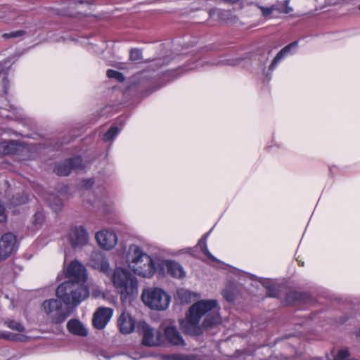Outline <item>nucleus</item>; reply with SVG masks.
<instances>
[{
	"label": "nucleus",
	"mask_w": 360,
	"mask_h": 360,
	"mask_svg": "<svg viewBox=\"0 0 360 360\" xmlns=\"http://www.w3.org/2000/svg\"><path fill=\"white\" fill-rule=\"evenodd\" d=\"M193 249L194 248H185V249L181 250V253L193 254Z\"/></svg>",
	"instance_id": "obj_43"
},
{
	"label": "nucleus",
	"mask_w": 360,
	"mask_h": 360,
	"mask_svg": "<svg viewBox=\"0 0 360 360\" xmlns=\"http://www.w3.org/2000/svg\"><path fill=\"white\" fill-rule=\"evenodd\" d=\"M2 70H3V68H2L1 64H0V73L1 72Z\"/></svg>",
	"instance_id": "obj_48"
},
{
	"label": "nucleus",
	"mask_w": 360,
	"mask_h": 360,
	"mask_svg": "<svg viewBox=\"0 0 360 360\" xmlns=\"http://www.w3.org/2000/svg\"><path fill=\"white\" fill-rule=\"evenodd\" d=\"M0 338H5V339H9V340H20V341H24L25 340V338L24 336H15L11 334H6V333H1Z\"/></svg>",
	"instance_id": "obj_34"
},
{
	"label": "nucleus",
	"mask_w": 360,
	"mask_h": 360,
	"mask_svg": "<svg viewBox=\"0 0 360 360\" xmlns=\"http://www.w3.org/2000/svg\"><path fill=\"white\" fill-rule=\"evenodd\" d=\"M76 5H77L76 2H72L70 4V6L72 8L75 7V6H76Z\"/></svg>",
	"instance_id": "obj_46"
},
{
	"label": "nucleus",
	"mask_w": 360,
	"mask_h": 360,
	"mask_svg": "<svg viewBox=\"0 0 360 360\" xmlns=\"http://www.w3.org/2000/svg\"><path fill=\"white\" fill-rule=\"evenodd\" d=\"M42 309L53 323H60L70 315L63 309L61 301L56 299L46 300L42 304Z\"/></svg>",
	"instance_id": "obj_6"
},
{
	"label": "nucleus",
	"mask_w": 360,
	"mask_h": 360,
	"mask_svg": "<svg viewBox=\"0 0 360 360\" xmlns=\"http://www.w3.org/2000/svg\"><path fill=\"white\" fill-rule=\"evenodd\" d=\"M304 296L305 295L300 292H291L287 294L285 301L288 304H294L297 301L301 300Z\"/></svg>",
	"instance_id": "obj_25"
},
{
	"label": "nucleus",
	"mask_w": 360,
	"mask_h": 360,
	"mask_svg": "<svg viewBox=\"0 0 360 360\" xmlns=\"http://www.w3.org/2000/svg\"><path fill=\"white\" fill-rule=\"evenodd\" d=\"M297 46V41H293L288 45L285 46L284 48H283L276 56L274 59L273 60L270 69L273 70L275 67L277 65V64L288 53H290L292 49H296Z\"/></svg>",
	"instance_id": "obj_19"
},
{
	"label": "nucleus",
	"mask_w": 360,
	"mask_h": 360,
	"mask_svg": "<svg viewBox=\"0 0 360 360\" xmlns=\"http://www.w3.org/2000/svg\"><path fill=\"white\" fill-rule=\"evenodd\" d=\"M15 144L13 141H3L0 143V153L9 155L14 153Z\"/></svg>",
	"instance_id": "obj_24"
},
{
	"label": "nucleus",
	"mask_w": 360,
	"mask_h": 360,
	"mask_svg": "<svg viewBox=\"0 0 360 360\" xmlns=\"http://www.w3.org/2000/svg\"><path fill=\"white\" fill-rule=\"evenodd\" d=\"M107 76L108 78L114 79L118 82H123L124 76L120 72L114 70H108L107 71Z\"/></svg>",
	"instance_id": "obj_30"
},
{
	"label": "nucleus",
	"mask_w": 360,
	"mask_h": 360,
	"mask_svg": "<svg viewBox=\"0 0 360 360\" xmlns=\"http://www.w3.org/2000/svg\"><path fill=\"white\" fill-rule=\"evenodd\" d=\"M285 360H302V359H301L300 356L296 355V356H295L293 357H291V358L286 357Z\"/></svg>",
	"instance_id": "obj_44"
},
{
	"label": "nucleus",
	"mask_w": 360,
	"mask_h": 360,
	"mask_svg": "<svg viewBox=\"0 0 360 360\" xmlns=\"http://www.w3.org/2000/svg\"><path fill=\"white\" fill-rule=\"evenodd\" d=\"M110 279L114 288L120 295L122 300H125L130 297H134L138 295V280L129 270L117 267L113 271Z\"/></svg>",
	"instance_id": "obj_3"
},
{
	"label": "nucleus",
	"mask_w": 360,
	"mask_h": 360,
	"mask_svg": "<svg viewBox=\"0 0 360 360\" xmlns=\"http://www.w3.org/2000/svg\"><path fill=\"white\" fill-rule=\"evenodd\" d=\"M220 322L217 301L202 300L191 305L180 325L186 333L196 335L202 332V328H211Z\"/></svg>",
	"instance_id": "obj_1"
},
{
	"label": "nucleus",
	"mask_w": 360,
	"mask_h": 360,
	"mask_svg": "<svg viewBox=\"0 0 360 360\" xmlns=\"http://www.w3.org/2000/svg\"><path fill=\"white\" fill-rule=\"evenodd\" d=\"M162 59H157V60H154L151 62V64H150V67L152 68H155V67H157V66H161L162 65Z\"/></svg>",
	"instance_id": "obj_42"
},
{
	"label": "nucleus",
	"mask_w": 360,
	"mask_h": 360,
	"mask_svg": "<svg viewBox=\"0 0 360 360\" xmlns=\"http://www.w3.org/2000/svg\"><path fill=\"white\" fill-rule=\"evenodd\" d=\"M6 325L8 328H10L12 330H17V331H23L24 327L22 325L13 320H9L6 321Z\"/></svg>",
	"instance_id": "obj_32"
},
{
	"label": "nucleus",
	"mask_w": 360,
	"mask_h": 360,
	"mask_svg": "<svg viewBox=\"0 0 360 360\" xmlns=\"http://www.w3.org/2000/svg\"><path fill=\"white\" fill-rule=\"evenodd\" d=\"M67 329L72 335L86 337L89 334L87 328L77 319H72L67 323Z\"/></svg>",
	"instance_id": "obj_17"
},
{
	"label": "nucleus",
	"mask_w": 360,
	"mask_h": 360,
	"mask_svg": "<svg viewBox=\"0 0 360 360\" xmlns=\"http://www.w3.org/2000/svg\"><path fill=\"white\" fill-rule=\"evenodd\" d=\"M24 34L23 31H16V32H11L9 33H6L3 35L4 38H12V37H17L19 36H21Z\"/></svg>",
	"instance_id": "obj_37"
},
{
	"label": "nucleus",
	"mask_w": 360,
	"mask_h": 360,
	"mask_svg": "<svg viewBox=\"0 0 360 360\" xmlns=\"http://www.w3.org/2000/svg\"><path fill=\"white\" fill-rule=\"evenodd\" d=\"M289 1L286 0L284 1L283 4H276L273 5L274 15L277 17L278 14H288L292 11V8L288 6Z\"/></svg>",
	"instance_id": "obj_22"
},
{
	"label": "nucleus",
	"mask_w": 360,
	"mask_h": 360,
	"mask_svg": "<svg viewBox=\"0 0 360 360\" xmlns=\"http://www.w3.org/2000/svg\"><path fill=\"white\" fill-rule=\"evenodd\" d=\"M117 324L122 333L129 334L135 328V321L127 311H123L119 317Z\"/></svg>",
	"instance_id": "obj_16"
},
{
	"label": "nucleus",
	"mask_w": 360,
	"mask_h": 360,
	"mask_svg": "<svg viewBox=\"0 0 360 360\" xmlns=\"http://www.w3.org/2000/svg\"><path fill=\"white\" fill-rule=\"evenodd\" d=\"M234 287L233 285L226 286L223 290V296L228 302H232L234 300Z\"/></svg>",
	"instance_id": "obj_29"
},
{
	"label": "nucleus",
	"mask_w": 360,
	"mask_h": 360,
	"mask_svg": "<svg viewBox=\"0 0 360 360\" xmlns=\"http://www.w3.org/2000/svg\"><path fill=\"white\" fill-rule=\"evenodd\" d=\"M141 300L150 309L162 311L168 308L171 297L164 290L151 287L143 290Z\"/></svg>",
	"instance_id": "obj_5"
},
{
	"label": "nucleus",
	"mask_w": 360,
	"mask_h": 360,
	"mask_svg": "<svg viewBox=\"0 0 360 360\" xmlns=\"http://www.w3.org/2000/svg\"><path fill=\"white\" fill-rule=\"evenodd\" d=\"M169 360H200L195 355L173 354L169 357Z\"/></svg>",
	"instance_id": "obj_31"
},
{
	"label": "nucleus",
	"mask_w": 360,
	"mask_h": 360,
	"mask_svg": "<svg viewBox=\"0 0 360 360\" xmlns=\"http://www.w3.org/2000/svg\"><path fill=\"white\" fill-rule=\"evenodd\" d=\"M120 130L117 126H112L104 134L103 140L106 142L112 141L119 134Z\"/></svg>",
	"instance_id": "obj_26"
},
{
	"label": "nucleus",
	"mask_w": 360,
	"mask_h": 360,
	"mask_svg": "<svg viewBox=\"0 0 360 360\" xmlns=\"http://www.w3.org/2000/svg\"><path fill=\"white\" fill-rule=\"evenodd\" d=\"M359 8L360 9V5L359 6Z\"/></svg>",
	"instance_id": "obj_52"
},
{
	"label": "nucleus",
	"mask_w": 360,
	"mask_h": 360,
	"mask_svg": "<svg viewBox=\"0 0 360 360\" xmlns=\"http://www.w3.org/2000/svg\"><path fill=\"white\" fill-rule=\"evenodd\" d=\"M248 277L251 279V280H255L256 276L252 275V274H248Z\"/></svg>",
	"instance_id": "obj_45"
},
{
	"label": "nucleus",
	"mask_w": 360,
	"mask_h": 360,
	"mask_svg": "<svg viewBox=\"0 0 360 360\" xmlns=\"http://www.w3.org/2000/svg\"><path fill=\"white\" fill-rule=\"evenodd\" d=\"M158 266L163 271L166 270L167 273L174 278H182L186 276V271L183 266L176 262L160 259Z\"/></svg>",
	"instance_id": "obj_12"
},
{
	"label": "nucleus",
	"mask_w": 360,
	"mask_h": 360,
	"mask_svg": "<svg viewBox=\"0 0 360 360\" xmlns=\"http://www.w3.org/2000/svg\"><path fill=\"white\" fill-rule=\"evenodd\" d=\"M129 59L135 63H141L143 61L142 51L139 49H131Z\"/></svg>",
	"instance_id": "obj_27"
},
{
	"label": "nucleus",
	"mask_w": 360,
	"mask_h": 360,
	"mask_svg": "<svg viewBox=\"0 0 360 360\" xmlns=\"http://www.w3.org/2000/svg\"><path fill=\"white\" fill-rule=\"evenodd\" d=\"M208 237V233L205 234L202 237V238L199 240L197 245L195 248L200 249V251L207 256L212 261H217V258L214 257L209 251L207 246V240Z\"/></svg>",
	"instance_id": "obj_21"
},
{
	"label": "nucleus",
	"mask_w": 360,
	"mask_h": 360,
	"mask_svg": "<svg viewBox=\"0 0 360 360\" xmlns=\"http://www.w3.org/2000/svg\"><path fill=\"white\" fill-rule=\"evenodd\" d=\"M84 3H85V2H84V1H79L78 2V4H81V5H82V4H84Z\"/></svg>",
	"instance_id": "obj_47"
},
{
	"label": "nucleus",
	"mask_w": 360,
	"mask_h": 360,
	"mask_svg": "<svg viewBox=\"0 0 360 360\" xmlns=\"http://www.w3.org/2000/svg\"><path fill=\"white\" fill-rule=\"evenodd\" d=\"M94 184V181L91 179L84 180L82 184V188L88 189L91 188Z\"/></svg>",
	"instance_id": "obj_40"
},
{
	"label": "nucleus",
	"mask_w": 360,
	"mask_h": 360,
	"mask_svg": "<svg viewBox=\"0 0 360 360\" xmlns=\"http://www.w3.org/2000/svg\"><path fill=\"white\" fill-rule=\"evenodd\" d=\"M83 168L84 165L82 159L80 157L77 156L68 159L64 162L58 164L56 167L55 172L58 176H65L69 175L73 169Z\"/></svg>",
	"instance_id": "obj_10"
},
{
	"label": "nucleus",
	"mask_w": 360,
	"mask_h": 360,
	"mask_svg": "<svg viewBox=\"0 0 360 360\" xmlns=\"http://www.w3.org/2000/svg\"><path fill=\"white\" fill-rule=\"evenodd\" d=\"M66 278L70 282H86L87 280L86 270L84 266L75 260L70 262L65 270Z\"/></svg>",
	"instance_id": "obj_8"
},
{
	"label": "nucleus",
	"mask_w": 360,
	"mask_h": 360,
	"mask_svg": "<svg viewBox=\"0 0 360 360\" xmlns=\"http://www.w3.org/2000/svg\"><path fill=\"white\" fill-rule=\"evenodd\" d=\"M140 328L143 333L142 343L148 347L157 346L160 344V334H155L154 330L145 322L140 323Z\"/></svg>",
	"instance_id": "obj_15"
},
{
	"label": "nucleus",
	"mask_w": 360,
	"mask_h": 360,
	"mask_svg": "<svg viewBox=\"0 0 360 360\" xmlns=\"http://www.w3.org/2000/svg\"><path fill=\"white\" fill-rule=\"evenodd\" d=\"M165 334L168 341L174 345H184V341L177 330L174 326H168L165 330Z\"/></svg>",
	"instance_id": "obj_18"
},
{
	"label": "nucleus",
	"mask_w": 360,
	"mask_h": 360,
	"mask_svg": "<svg viewBox=\"0 0 360 360\" xmlns=\"http://www.w3.org/2000/svg\"><path fill=\"white\" fill-rule=\"evenodd\" d=\"M113 309L109 307H99L94 314L93 326L99 330L103 329L111 319Z\"/></svg>",
	"instance_id": "obj_11"
},
{
	"label": "nucleus",
	"mask_w": 360,
	"mask_h": 360,
	"mask_svg": "<svg viewBox=\"0 0 360 360\" xmlns=\"http://www.w3.org/2000/svg\"><path fill=\"white\" fill-rule=\"evenodd\" d=\"M86 282L65 281L56 289V295L65 304L77 307L89 295Z\"/></svg>",
	"instance_id": "obj_4"
},
{
	"label": "nucleus",
	"mask_w": 360,
	"mask_h": 360,
	"mask_svg": "<svg viewBox=\"0 0 360 360\" xmlns=\"http://www.w3.org/2000/svg\"><path fill=\"white\" fill-rule=\"evenodd\" d=\"M210 18L218 20L219 22L226 21V16L229 15V12L226 11H221L219 9H210L209 10Z\"/></svg>",
	"instance_id": "obj_23"
},
{
	"label": "nucleus",
	"mask_w": 360,
	"mask_h": 360,
	"mask_svg": "<svg viewBox=\"0 0 360 360\" xmlns=\"http://www.w3.org/2000/svg\"><path fill=\"white\" fill-rule=\"evenodd\" d=\"M51 197L56 200V203L54 205L50 203V206L55 210H60L62 205L60 200L56 198L55 195H51Z\"/></svg>",
	"instance_id": "obj_38"
},
{
	"label": "nucleus",
	"mask_w": 360,
	"mask_h": 360,
	"mask_svg": "<svg viewBox=\"0 0 360 360\" xmlns=\"http://www.w3.org/2000/svg\"><path fill=\"white\" fill-rule=\"evenodd\" d=\"M219 0H199L198 1V5L199 6L193 7V10H198L200 8H207L211 4H210V1L213 2H217Z\"/></svg>",
	"instance_id": "obj_33"
},
{
	"label": "nucleus",
	"mask_w": 360,
	"mask_h": 360,
	"mask_svg": "<svg viewBox=\"0 0 360 360\" xmlns=\"http://www.w3.org/2000/svg\"><path fill=\"white\" fill-rule=\"evenodd\" d=\"M89 264L94 269H98L107 275L110 274V264L103 253L101 252H93L89 260Z\"/></svg>",
	"instance_id": "obj_14"
},
{
	"label": "nucleus",
	"mask_w": 360,
	"mask_h": 360,
	"mask_svg": "<svg viewBox=\"0 0 360 360\" xmlns=\"http://www.w3.org/2000/svg\"><path fill=\"white\" fill-rule=\"evenodd\" d=\"M6 117H12V115H6Z\"/></svg>",
	"instance_id": "obj_51"
},
{
	"label": "nucleus",
	"mask_w": 360,
	"mask_h": 360,
	"mask_svg": "<svg viewBox=\"0 0 360 360\" xmlns=\"http://www.w3.org/2000/svg\"><path fill=\"white\" fill-rule=\"evenodd\" d=\"M95 238L98 245L103 250H110L113 249L117 243V236L115 231L108 229H103L96 232Z\"/></svg>",
	"instance_id": "obj_9"
},
{
	"label": "nucleus",
	"mask_w": 360,
	"mask_h": 360,
	"mask_svg": "<svg viewBox=\"0 0 360 360\" xmlns=\"http://www.w3.org/2000/svg\"><path fill=\"white\" fill-rule=\"evenodd\" d=\"M42 219H43V214L42 213L39 212H37L34 214V219H33V222L34 224H35L36 225L37 224H41V221H42Z\"/></svg>",
	"instance_id": "obj_39"
},
{
	"label": "nucleus",
	"mask_w": 360,
	"mask_h": 360,
	"mask_svg": "<svg viewBox=\"0 0 360 360\" xmlns=\"http://www.w3.org/2000/svg\"><path fill=\"white\" fill-rule=\"evenodd\" d=\"M357 335H358L359 337H360V328H359V330L357 331Z\"/></svg>",
	"instance_id": "obj_49"
},
{
	"label": "nucleus",
	"mask_w": 360,
	"mask_h": 360,
	"mask_svg": "<svg viewBox=\"0 0 360 360\" xmlns=\"http://www.w3.org/2000/svg\"><path fill=\"white\" fill-rule=\"evenodd\" d=\"M259 9L262 11V16L265 18H276V15H274V11L273 5L271 6H258Z\"/></svg>",
	"instance_id": "obj_28"
},
{
	"label": "nucleus",
	"mask_w": 360,
	"mask_h": 360,
	"mask_svg": "<svg viewBox=\"0 0 360 360\" xmlns=\"http://www.w3.org/2000/svg\"><path fill=\"white\" fill-rule=\"evenodd\" d=\"M67 238L71 246L75 248H82L89 241V235L83 226L71 227L67 234Z\"/></svg>",
	"instance_id": "obj_7"
},
{
	"label": "nucleus",
	"mask_w": 360,
	"mask_h": 360,
	"mask_svg": "<svg viewBox=\"0 0 360 360\" xmlns=\"http://www.w3.org/2000/svg\"><path fill=\"white\" fill-rule=\"evenodd\" d=\"M16 238L15 235L7 233L0 240V261L8 258L14 250Z\"/></svg>",
	"instance_id": "obj_13"
},
{
	"label": "nucleus",
	"mask_w": 360,
	"mask_h": 360,
	"mask_svg": "<svg viewBox=\"0 0 360 360\" xmlns=\"http://www.w3.org/2000/svg\"><path fill=\"white\" fill-rule=\"evenodd\" d=\"M267 295L271 297H276L278 296L279 292L275 287H267Z\"/></svg>",
	"instance_id": "obj_35"
},
{
	"label": "nucleus",
	"mask_w": 360,
	"mask_h": 360,
	"mask_svg": "<svg viewBox=\"0 0 360 360\" xmlns=\"http://www.w3.org/2000/svg\"><path fill=\"white\" fill-rule=\"evenodd\" d=\"M178 298L181 300L182 303H189L191 302L195 298L199 297L198 294H195L186 289H179L176 292Z\"/></svg>",
	"instance_id": "obj_20"
},
{
	"label": "nucleus",
	"mask_w": 360,
	"mask_h": 360,
	"mask_svg": "<svg viewBox=\"0 0 360 360\" xmlns=\"http://www.w3.org/2000/svg\"><path fill=\"white\" fill-rule=\"evenodd\" d=\"M229 360H235V358H234V357H231V358L229 359Z\"/></svg>",
	"instance_id": "obj_50"
},
{
	"label": "nucleus",
	"mask_w": 360,
	"mask_h": 360,
	"mask_svg": "<svg viewBox=\"0 0 360 360\" xmlns=\"http://www.w3.org/2000/svg\"><path fill=\"white\" fill-rule=\"evenodd\" d=\"M6 220L4 207L0 203V222H4Z\"/></svg>",
	"instance_id": "obj_41"
},
{
	"label": "nucleus",
	"mask_w": 360,
	"mask_h": 360,
	"mask_svg": "<svg viewBox=\"0 0 360 360\" xmlns=\"http://www.w3.org/2000/svg\"><path fill=\"white\" fill-rule=\"evenodd\" d=\"M150 256L143 252L142 249L136 245H131L129 248L127 262L129 269L136 275L145 278H150L155 274L158 263Z\"/></svg>",
	"instance_id": "obj_2"
},
{
	"label": "nucleus",
	"mask_w": 360,
	"mask_h": 360,
	"mask_svg": "<svg viewBox=\"0 0 360 360\" xmlns=\"http://www.w3.org/2000/svg\"><path fill=\"white\" fill-rule=\"evenodd\" d=\"M28 200V196L23 194L19 199L15 198L13 203L16 205L25 203Z\"/></svg>",
	"instance_id": "obj_36"
}]
</instances>
